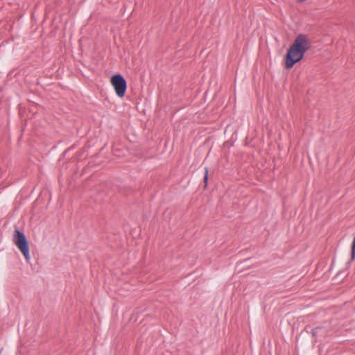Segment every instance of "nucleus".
I'll return each instance as SVG.
<instances>
[{
  "instance_id": "obj_1",
  "label": "nucleus",
  "mask_w": 355,
  "mask_h": 355,
  "mask_svg": "<svg viewBox=\"0 0 355 355\" xmlns=\"http://www.w3.org/2000/svg\"><path fill=\"white\" fill-rule=\"evenodd\" d=\"M310 47L311 43L307 35L304 34L298 35L287 51L285 62L286 68L291 69L295 63L300 62L303 58L305 52Z\"/></svg>"
},
{
  "instance_id": "obj_2",
  "label": "nucleus",
  "mask_w": 355,
  "mask_h": 355,
  "mask_svg": "<svg viewBox=\"0 0 355 355\" xmlns=\"http://www.w3.org/2000/svg\"><path fill=\"white\" fill-rule=\"evenodd\" d=\"M13 242L28 263L31 259L28 242L24 233L17 228L14 231Z\"/></svg>"
},
{
  "instance_id": "obj_3",
  "label": "nucleus",
  "mask_w": 355,
  "mask_h": 355,
  "mask_svg": "<svg viewBox=\"0 0 355 355\" xmlns=\"http://www.w3.org/2000/svg\"><path fill=\"white\" fill-rule=\"evenodd\" d=\"M110 83L117 96L123 98L127 89V81L125 78L121 73L114 74L111 77Z\"/></svg>"
},
{
  "instance_id": "obj_4",
  "label": "nucleus",
  "mask_w": 355,
  "mask_h": 355,
  "mask_svg": "<svg viewBox=\"0 0 355 355\" xmlns=\"http://www.w3.org/2000/svg\"><path fill=\"white\" fill-rule=\"evenodd\" d=\"M204 181V188H206L207 186V181H208V168H205V174L203 178Z\"/></svg>"
},
{
  "instance_id": "obj_5",
  "label": "nucleus",
  "mask_w": 355,
  "mask_h": 355,
  "mask_svg": "<svg viewBox=\"0 0 355 355\" xmlns=\"http://www.w3.org/2000/svg\"><path fill=\"white\" fill-rule=\"evenodd\" d=\"M351 258L352 259H354L355 258V237H354V239L352 243Z\"/></svg>"
},
{
  "instance_id": "obj_6",
  "label": "nucleus",
  "mask_w": 355,
  "mask_h": 355,
  "mask_svg": "<svg viewBox=\"0 0 355 355\" xmlns=\"http://www.w3.org/2000/svg\"><path fill=\"white\" fill-rule=\"evenodd\" d=\"M323 328L322 327H317L312 330V334L314 337H316L318 333L322 331Z\"/></svg>"
}]
</instances>
